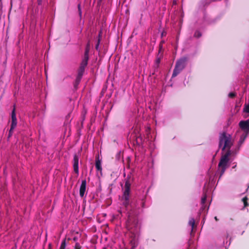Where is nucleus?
<instances>
[{"instance_id": "nucleus-1", "label": "nucleus", "mask_w": 249, "mask_h": 249, "mask_svg": "<svg viewBox=\"0 0 249 249\" xmlns=\"http://www.w3.org/2000/svg\"><path fill=\"white\" fill-rule=\"evenodd\" d=\"M219 140V147H221L222 144L224 143L222 150L224 151L226 149H227L226 153L224 155L222 156L218 165L220 171V178L223 176L226 168L228 167V163L229 160V157L231 155L230 148L233 143L231 142V135H228V136H227L226 133L225 132L220 135Z\"/></svg>"}, {"instance_id": "nucleus-2", "label": "nucleus", "mask_w": 249, "mask_h": 249, "mask_svg": "<svg viewBox=\"0 0 249 249\" xmlns=\"http://www.w3.org/2000/svg\"><path fill=\"white\" fill-rule=\"evenodd\" d=\"M125 227L128 231L129 236L131 238L130 241L132 246L131 249H134L137 245V240L140 233L141 223L137 215L132 212L128 213Z\"/></svg>"}, {"instance_id": "nucleus-3", "label": "nucleus", "mask_w": 249, "mask_h": 249, "mask_svg": "<svg viewBox=\"0 0 249 249\" xmlns=\"http://www.w3.org/2000/svg\"><path fill=\"white\" fill-rule=\"evenodd\" d=\"M89 44H88L86 46L84 57L82 59L81 62L80 63V66L77 71V75L73 84L74 88L75 89H77L78 86L85 72V68L88 65V61L89 60Z\"/></svg>"}, {"instance_id": "nucleus-4", "label": "nucleus", "mask_w": 249, "mask_h": 249, "mask_svg": "<svg viewBox=\"0 0 249 249\" xmlns=\"http://www.w3.org/2000/svg\"><path fill=\"white\" fill-rule=\"evenodd\" d=\"M125 180V184L123 188L124 193L123 198L124 199L123 204L125 207H127L129 204L130 187L132 183L134 181V177L132 172H130L128 173Z\"/></svg>"}, {"instance_id": "nucleus-5", "label": "nucleus", "mask_w": 249, "mask_h": 249, "mask_svg": "<svg viewBox=\"0 0 249 249\" xmlns=\"http://www.w3.org/2000/svg\"><path fill=\"white\" fill-rule=\"evenodd\" d=\"M188 60L187 57L183 56L177 61L172 77L177 76L185 68Z\"/></svg>"}, {"instance_id": "nucleus-6", "label": "nucleus", "mask_w": 249, "mask_h": 249, "mask_svg": "<svg viewBox=\"0 0 249 249\" xmlns=\"http://www.w3.org/2000/svg\"><path fill=\"white\" fill-rule=\"evenodd\" d=\"M240 128L248 134L249 132V119L241 121L239 123Z\"/></svg>"}, {"instance_id": "nucleus-7", "label": "nucleus", "mask_w": 249, "mask_h": 249, "mask_svg": "<svg viewBox=\"0 0 249 249\" xmlns=\"http://www.w3.org/2000/svg\"><path fill=\"white\" fill-rule=\"evenodd\" d=\"M79 158L77 154H75L73 156V170L75 173H76L77 175L79 174Z\"/></svg>"}, {"instance_id": "nucleus-8", "label": "nucleus", "mask_w": 249, "mask_h": 249, "mask_svg": "<svg viewBox=\"0 0 249 249\" xmlns=\"http://www.w3.org/2000/svg\"><path fill=\"white\" fill-rule=\"evenodd\" d=\"M17 125V120L16 115V108L14 107L11 113V129H14Z\"/></svg>"}, {"instance_id": "nucleus-9", "label": "nucleus", "mask_w": 249, "mask_h": 249, "mask_svg": "<svg viewBox=\"0 0 249 249\" xmlns=\"http://www.w3.org/2000/svg\"><path fill=\"white\" fill-rule=\"evenodd\" d=\"M86 184L87 182L86 179L83 180L79 190V195L81 197H83L84 196L86 189Z\"/></svg>"}, {"instance_id": "nucleus-10", "label": "nucleus", "mask_w": 249, "mask_h": 249, "mask_svg": "<svg viewBox=\"0 0 249 249\" xmlns=\"http://www.w3.org/2000/svg\"><path fill=\"white\" fill-rule=\"evenodd\" d=\"M95 167L97 171H100L102 173V166H101V161L99 160V156H96V161H95Z\"/></svg>"}, {"instance_id": "nucleus-11", "label": "nucleus", "mask_w": 249, "mask_h": 249, "mask_svg": "<svg viewBox=\"0 0 249 249\" xmlns=\"http://www.w3.org/2000/svg\"><path fill=\"white\" fill-rule=\"evenodd\" d=\"M189 224L192 227V231L193 229L196 227L195 225V221L194 218H191L189 221Z\"/></svg>"}, {"instance_id": "nucleus-12", "label": "nucleus", "mask_w": 249, "mask_h": 249, "mask_svg": "<svg viewBox=\"0 0 249 249\" xmlns=\"http://www.w3.org/2000/svg\"><path fill=\"white\" fill-rule=\"evenodd\" d=\"M247 135H248V134L246 133L245 135H242L241 136L240 140L239 141V143L240 144H242L244 142L245 140L246 139V138L247 137Z\"/></svg>"}, {"instance_id": "nucleus-13", "label": "nucleus", "mask_w": 249, "mask_h": 249, "mask_svg": "<svg viewBox=\"0 0 249 249\" xmlns=\"http://www.w3.org/2000/svg\"><path fill=\"white\" fill-rule=\"evenodd\" d=\"M101 33L99 34V36H98V41H97V43L95 46V49L97 50V51H99V44H100V41H101Z\"/></svg>"}, {"instance_id": "nucleus-14", "label": "nucleus", "mask_w": 249, "mask_h": 249, "mask_svg": "<svg viewBox=\"0 0 249 249\" xmlns=\"http://www.w3.org/2000/svg\"><path fill=\"white\" fill-rule=\"evenodd\" d=\"M248 198L247 196L244 197L242 199V201L244 203V205L245 207H246L249 205V204L248 203Z\"/></svg>"}, {"instance_id": "nucleus-15", "label": "nucleus", "mask_w": 249, "mask_h": 249, "mask_svg": "<svg viewBox=\"0 0 249 249\" xmlns=\"http://www.w3.org/2000/svg\"><path fill=\"white\" fill-rule=\"evenodd\" d=\"M202 36L201 32L199 31H196L194 34V36L196 38H199Z\"/></svg>"}, {"instance_id": "nucleus-16", "label": "nucleus", "mask_w": 249, "mask_h": 249, "mask_svg": "<svg viewBox=\"0 0 249 249\" xmlns=\"http://www.w3.org/2000/svg\"><path fill=\"white\" fill-rule=\"evenodd\" d=\"M207 199V196L206 194H203V197L201 198V204L203 205L206 201Z\"/></svg>"}, {"instance_id": "nucleus-17", "label": "nucleus", "mask_w": 249, "mask_h": 249, "mask_svg": "<svg viewBox=\"0 0 249 249\" xmlns=\"http://www.w3.org/2000/svg\"><path fill=\"white\" fill-rule=\"evenodd\" d=\"M244 111L249 113V104H245L244 105Z\"/></svg>"}, {"instance_id": "nucleus-18", "label": "nucleus", "mask_w": 249, "mask_h": 249, "mask_svg": "<svg viewBox=\"0 0 249 249\" xmlns=\"http://www.w3.org/2000/svg\"><path fill=\"white\" fill-rule=\"evenodd\" d=\"M162 58V56L161 55L160 56L157 55V59L156 60V63L157 65H159V64L160 63L161 58Z\"/></svg>"}, {"instance_id": "nucleus-19", "label": "nucleus", "mask_w": 249, "mask_h": 249, "mask_svg": "<svg viewBox=\"0 0 249 249\" xmlns=\"http://www.w3.org/2000/svg\"><path fill=\"white\" fill-rule=\"evenodd\" d=\"M66 247V241L65 240H64L60 245L59 249H65Z\"/></svg>"}, {"instance_id": "nucleus-20", "label": "nucleus", "mask_w": 249, "mask_h": 249, "mask_svg": "<svg viewBox=\"0 0 249 249\" xmlns=\"http://www.w3.org/2000/svg\"><path fill=\"white\" fill-rule=\"evenodd\" d=\"M81 246L78 243H76L74 247V249H81Z\"/></svg>"}, {"instance_id": "nucleus-21", "label": "nucleus", "mask_w": 249, "mask_h": 249, "mask_svg": "<svg viewBox=\"0 0 249 249\" xmlns=\"http://www.w3.org/2000/svg\"><path fill=\"white\" fill-rule=\"evenodd\" d=\"M163 49H159L158 53L157 55L160 56V55L163 56Z\"/></svg>"}, {"instance_id": "nucleus-22", "label": "nucleus", "mask_w": 249, "mask_h": 249, "mask_svg": "<svg viewBox=\"0 0 249 249\" xmlns=\"http://www.w3.org/2000/svg\"><path fill=\"white\" fill-rule=\"evenodd\" d=\"M235 96V93H234V92H230L229 94V97L231 98H234V97Z\"/></svg>"}, {"instance_id": "nucleus-23", "label": "nucleus", "mask_w": 249, "mask_h": 249, "mask_svg": "<svg viewBox=\"0 0 249 249\" xmlns=\"http://www.w3.org/2000/svg\"><path fill=\"white\" fill-rule=\"evenodd\" d=\"M13 130L14 129H11V127H10V129L9 132L8 137H10L12 135Z\"/></svg>"}, {"instance_id": "nucleus-24", "label": "nucleus", "mask_w": 249, "mask_h": 249, "mask_svg": "<svg viewBox=\"0 0 249 249\" xmlns=\"http://www.w3.org/2000/svg\"><path fill=\"white\" fill-rule=\"evenodd\" d=\"M78 11H79V15L81 16V14H82V12H81V8H80V4H78Z\"/></svg>"}, {"instance_id": "nucleus-25", "label": "nucleus", "mask_w": 249, "mask_h": 249, "mask_svg": "<svg viewBox=\"0 0 249 249\" xmlns=\"http://www.w3.org/2000/svg\"><path fill=\"white\" fill-rule=\"evenodd\" d=\"M43 0H37V3L38 5H41Z\"/></svg>"}, {"instance_id": "nucleus-26", "label": "nucleus", "mask_w": 249, "mask_h": 249, "mask_svg": "<svg viewBox=\"0 0 249 249\" xmlns=\"http://www.w3.org/2000/svg\"><path fill=\"white\" fill-rule=\"evenodd\" d=\"M159 49H163V45L159 44Z\"/></svg>"}, {"instance_id": "nucleus-27", "label": "nucleus", "mask_w": 249, "mask_h": 249, "mask_svg": "<svg viewBox=\"0 0 249 249\" xmlns=\"http://www.w3.org/2000/svg\"><path fill=\"white\" fill-rule=\"evenodd\" d=\"M144 203H145V202H144V200H142V207H143H143H144Z\"/></svg>"}, {"instance_id": "nucleus-28", "label": "nucleus", "mask_w": 249, "mask_h": 249, "mask_svg": "<svg viewBox=\"0 0 249 249\" xmlns=\"http://www.w3.org/2000/svg\"><path fill=\"white\" fill-rule=\"evenodd\" d=\"M164 43V40H161L160 43V44H161V45H163V44Z\"/></svg>"}, {"instance_id": "nucleus-29", "label": "nucleus", "mask_w": 249, "mask_h": 249, "mask_svg": "<svg viewBox=\"0 0 249 249\" xmlns=\"http://www.w3.org/2000/svg\"><path fill=\"white\" fill-rule=\"evenodd\" d=\"M73 240L74 241H76L77 240V238L76 237H74L73 238Z\"/></svg>"}, {"instance_id": "nucleus-30", "label": "nucleus", "mask_w": 249, "mask_h": 249, "mask_svg": "<svg viewBox=\"0 0 249 249\" xmlns=\"http://www.w3.org/2000/svg\"><path fill=\"white\" fill-rule=\"evenodd\" d=\"M214 219H215V220L216 221H218V219L217 218V217L216 216H215V217H214Z\"/></svg>"}, {"instance_id": "nucleus-31", "label": "nucleus", "mask_w": 249, "mask_h": 249, "mask_svg": "<svg viewBox=\"0 0 249 249\" xmlns=\"http://www.w3.org/2000/svg\"><path fill=\"white\" fill-rule=\"evenodd\" d=\"M165 36V34L164 33V32H162V34H161V36Z\"/></svg>"}, {"instance_id": "nucleus-32", "label": "nucleus", "mask_w": 249, "mask_h": 249, "mask_svg": "<svg viewBox=\"0 0 249 249\" xmlns=\"http://www.w3.org/2000/svg\"><path fill=\"white\" fill-rule=\"evenodd\" d=\"M138 138H136V143H138Z\"/></svg>"}, {"instance_id": "nucleus-33", "label": "nucleus", "mask_w": 249, "mask_h": 249, "mask_svg": "<svg viewBox=\"0 0 249 249\" xmlns=\"http://www.w3.org/2000/svg\"><path fill=\"white\" fill-rule=\"evenodd\" d=\"M120 156V153H118V154H117V156H118V157H119V156Z\"/></svg>"}, {"instance_id": "nucleus-34", "label": "nucleus", "mask_w": 249, "mask_h": 249, "mask_svg": "<svg viewBox=\"0 0 249 249\" xmlns=\"http://www.w3.org/2000/svg\"><path fill=\"white\" fill-rule=\"evenodd\" d=\"M103 249H107L106 248H104Z\"/></svg>"}]
</instances>
